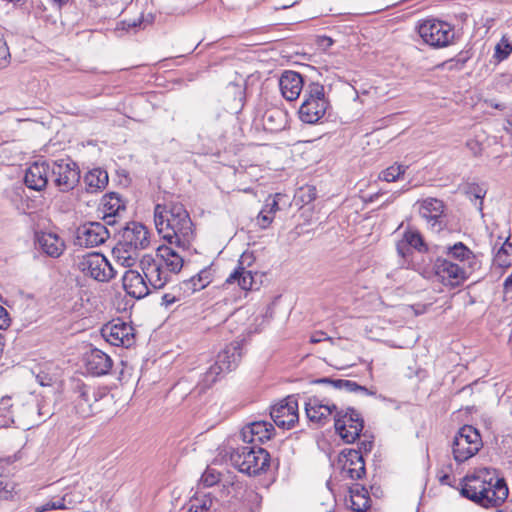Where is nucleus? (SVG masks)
Instances as JSON below:
<instances>
[{
    "label": "nucleus",
    "instance_id": "obj_59",
    "mask_svg": "<svg viewBox=\"0 0 512 512\" xmlns=\"http://www.w3.org/2000/svg\"><path fill=\"white\" fill-rule=\"evenodd\" d=\"M324 339H326V338H325V333H323V332H317V333H315V334H313V335L311 336L310 341H311L312 343H319V342L323 341Z\"/></svg>",
    "mask_w": 512,
    "mask_h": 512
},
{
    "label": "nucleus",
    "instance_id": "obj_64",
    "mask_svg": "<svg viewBox=\"0 0 512 512\" xmlns=\"http://www.w3.org/2000/svg\"><path fill=\"white\" fill-rule=\"evenodd\" d=\"M507 130L512 134V118L508 119V127Z\"/></svg>",
    "mask_w": 512,
    "mask_h": 512
},
{
    "label": "nucleus",
    "instance_id": "obj_16",
    "mask_svg": "<svg viewBox=\"0 0 512 512\" xmlns=\"http://www.w3.org/2000/svg\"><path fill=\"white\" fill-rule=\"evenodd\" d=\"M305 412L311 423L324 426L338 411L336 405L329 400L313 396L305 401Z\"/></svg>",
    "mask_w": 512,
    "mask_h": 512
},
{
    "label": "nucleus",
    "instance_id": "obj_46",
    "mask_svg": "<svg viewBox=\"0 0 512 512\" xmlns=\"http://www.w3.org/2000/svg\"><path fill=\"white\" fill-rule=\"evenodd\" d=\"M274 215L271 214L267 209L262 207L261 211L257 216V224L261 229H266L273 222Z\"/></svg>",
    "mask_w": 512,
    "mask_h": 512
},
{
    "label": "nucleus",
    "instance_id": "obj_24",
    "mask_svg": "<svg viewBox=\"0 0 512 512\" xmlns=\"http://www.w3.org/2000/svg\"><path fill=\"white\" fill-rule=\"evenodd\" d=\"M87 371L94 376L106 375L113 366V361L108 354L100 349H91L85 357Z\"/></svg>",
    "mask_w": 512,
    "mask_h": 512
},
{
    "label": "nucleus",
    "instance_id": "obj_12",
    "mask_svg": "<svg viewBox=\"0 0 512 512\" xmlns=\"http://www.w3.org/2000/svg\"><path fill=\"white\" fill-rule=\"evenodd\" d=\"M334 422L336 432L346 443H353L361 437L364 422L360 414L354 409H348L344 413L336 412Z\"/></svg>",
    "mask_w": 512,
    "mask_h": 512
},
{
    "label": "nucleus",
    "instance_id": "obj_23",
    "mask_svg": "<svg viewBox=\"0 0 512 512\" xmlns=\"http://www.w3.org/2000/svg\"><path fill=\"white\" fill-rule=\"evenodd\" d=\"M445 249L446 259L453 262L457 261L456 264H460L472 272L480 268L481 264L478 257L462 242L447 246Z\"/></svg>",
    "mask_w": 512,
    "mask_h": 512
},
{
    "label": "nucleus",
    "instance_id": "obj_61",
    "mask_svg": "<svg viewBox=\"0 0 512 512\" xmlns=\"http://www.w3.org/2000/svg\"><path fill=\"white\" fill-rule=\"evenodd\" d=\"M512 286V276H509L504 281V287L506 289L510 288Z\"/></svg>",
    "mask_w": 512,
    "mask_h": 512
},
{
    "label": "nucleus",
    "instance_id": "obj_48",
    "mask_svg": "<svg viewBox=\"0 0 512 512\" xmlns=\"http://www.w3.org/2000/svg\"><path fill=\"white\" fill-rule=\"evenodd\" d=\"M281 194L277 193L275 195H269L265 200V204L263 207L267 209L271 214L275 215V213L279 210V202L278 198Z\"/></svg>",
    "mask_w": 512,
    "mask_h": 512
},
{
    "label": "nucleus",
    "instance_id": "obj_52",
    "mask_svg": "<svg viewBox=\"0 0 512 512\" xmlns=\"http://www.w3.org/2000/svg\"><path fill=\"white\" fill-rule=\"evenodd\" d=\"M179 300L180 298L176 297L174 294L166 293L162 296V305H164L165 307H169Z\"/></svg>",
    "mask_w": 512,
    "mask_h": 512
},
{
    "label": "nucleus",
    "instance_id": "obj_9",
    "mask_svg": "<svg viewBox=\"0 0 512 512\" xmlns=\"http://www.w3.org/2000/svg\"><path fill=\"white\" fill-rule=\"evenodd\" d=\"M77 267L83 274L99 282H108L116 275V270L107 258L97 252L79 257Z\"/></svg>",
    "mask_w": 512,
    "mask_h": 512
},
{
    "label": "nucleus",
    "instance_id": "obj_56",
    "mask_svg": "<svg viewBox=\"0 0 512 512\" xmlns=\"http://www.w3.org/2000/svg\"><path fill=\"white\" fill-rule=\"evenodd\" d=\"M70 0H48L50 5L58 10L69 3Z\"/></svg>",
    "mask_w": 512,
    "mask_h": 512
},
{
    "label": "nucleus",
    "instance_id": "obj_22",
    "mask_svg": "<svg viewBox=\"0 0 512 512\" xmlns=\"http://www.w3.org/2000/svg\"><path fill=\"white\" fill-rule=\"evenodd\" d=\"M274 427L266 421H255L244 426L240 437L244 444L259 445L271 439Z\"/></svg>",
    "mask_w": 512,
    "mask_h": 512
},
{
    "label": "nucleus",
    "instance_id": "obj_11",
    "mask_svg": "<svg viewBox=\"0 0 512 512\" xmlns=\"http://www.w3.org/2000/svg\"><path fill=\"white\" fill-rule=\"evenodd\" d=\"M433 269L441 283L449 287H457L463 284L473 273L460 264H456V262L446 258H437Z\"/></svg>",
    "mask_w": 512,
    "mask_h": 512
},
{
    "label": "nucleus",
    "instance_id": "obj_2",
    "mask_svg": "<svg viewBox=\"0 0 512 512\" xmlns=\"http://www.w3.org/2000/svg\"><path fill=\"white\" fill-rule=\"evenodd\" d=\"M460 485L461 496L486 509L500 507L509 495L504 478L488 468L466 475Z\"/></svg>",
    "mask_w": 512,
    "mask_h": 512
},
{
    "label": "nucleus",
    "instance_id": "obj_25",
    "mask_svg": "<svg viewBox=\"0 0 512 512\" xmlns=\"http://www.w3.org/2000/svg\"><path fill=\"white\" fill-rule=\"evenodd\" d=\"M36 244L43 253L52 258L60 257L65 250L63 239L53 232L36 233Z\"/></svg>",
    "mask_w": 512,
    "mask_h": 512
},
{
    "label": "nucleus",
    "instance_id": "obj_10",
    "mask_svg": "<svg viewBox=\"0 0 512 512\" xmlns=\"http://www.w3.org/2000/svg\"><path fill=\"white\" fill-rule=\"evenodd\" d=\"M50 174L55 186L61 192L72 190L80 180V170L70 158L51 160Z\"/></svg>",
    "mask_w": 512,
    "mask_h": 512
},
{
    "label": "nucleus",
    "instance_id": "obj_42",
    "mask_svg": "<svg viewBox=\"0 0 512 512\" xmlns=\"http://www.w3.org/2000/svg\"><path fill=\"white\" fill-rule=\"evenodd\" d=\"M10 398H3L0 403V415L4 418V425L13 423V412L11 411L12 404Z\"/></svg>",
    "mask_w": 512,
    "mask_h": 512
},
{
    "label": "nucleus",
    "instance_id": "obj_53",
    "mask_svg": "<svg viewBox=\"0 0 512 512\" xmlns=\"http://www.w3.org/2000/svg\"><path fill=\"white\" fill-rule=\"evenodd\" d=\"M396 249L398 254L402 257H405L411 252V248L408 247L404 240L397 243Z\"/></svg>",
    "mask_w": 512,
    "mask_h": 512
},
{
    "label": "nucleus",
    "instance_id": "obj_6",
    "mask_svg": "<svg viewBox=\"0 0 512 512\" xmlns=\"http://www.w3.org/2000/svg\"><path fill=\"white\" fill-rule=\"evenodd\" d=\"M329 100L325 88L318 82H311L304 89V100L299 108V118L307 124L318 123L326 114Z\"/></svg>",
    "mask_w": 512,
    "mask_h": 512
},
{
    "label": "nucleus",
    "instance_id": "obj_54",
    "mask_svg": "<svg viewBox=\"0 0 512 512\" xmlns=\"http://www.w3.org/2000/svg\"><path fill=\"white\" fill-rule=\"evenodd\" d=\"M349 384H351V385H345L344 390H346L348 392H357V391L367 392V389L365 387L360 386L355 381L349 380Z\"/></svg>",
    "mask_w": 512,
    "mask_h": 512
},
{
    "label": "nucleus",
    "instance_id": "obj_60",
    "mask_svg": "<svg viewBox=\"0 0 512 512\" xmlns=\"http://www.w3.org/2000/svg\"><path fill=\"white\" fill-rule=\"evenodd\" d=\"M253 502L256 503V509H251V511L255 512L260 505V497L257 493H250L248 496Z\"/></svg>",
    "mask_w": 512,
    "mask_h": 512
},
{
    "label": "nucleus",
    "instance_id": "obj_30",
    "mask_svg": "<svg viewBox=\"0 0 512 512\" xmlns=\"http://www.w3.org/2000/svg\"><path fill=\"white\" fill-rule=\"evenodd\" d=\"M262 121L264 129L271 133L282 131L288 123L286 112L278 108L268 109Z\"/></svg>",
    "mask_w": 512,
    "mask_h": 512
},
{
    "label": "nucleus",
    "instance_id": "obj_45",
    "mask_svg": "<svg viewBox=\"0 0 512 512\" xmlns=\"http://www.w3.org/2000/svg\"><path fill=\"white\" fill-rule=\"evenodd\" d=\"M466 147L474 156H480L484 149V144L479 136L470 138L466 142Z\"/></svg>",
    "mask_w": 512,
    "mask_h": 512
},
{
    "label": "nucleus",
    "instance_id": "obj_32",
    "mask_svg": "<svg viewBox=\"0 0 512 512\" xmlns=\"http://www.w3.org/2000/svg\"><path fill=\"white\" fill-rule=\"evenodd\" d=\"M419 213L434 226L444 213V203L436 198H427L422 201Z\"/></svg>",
    "mask_w": 512,
    "mask_h": 512
},
{
    "label": "nucleus",
    "instance_id": "obj_21",
    "mask_svg": "<svg viewBox=\"0 0 512 512\" xmlns=\"http://www.w3.org/2000/svg\"><path fill=\"white\" fill-rule=\"evenodd\" d=\"M129 249H145L148 247L149 231L147 228L138 222L129 223L122 232V239L119 241Z\"/></svg>",
    "mask_w": 512,
    "mask_h": 512
},
{
    "label": "nucleus",
    "instance_id": "obj_37",
    "mask_svg": "<svg viewBox=\"0 0 512 512\" xmlns=\"http://www.w3.org/2000/svg\"><path fill=\"white\" fill-rule=\"evenodd\" d=\"M406 168L407 167L403 165L395 163L381 171L378 178L386 182H395L406 172Z\"/></svg>",
    "mask_w": 512,
    "mask_h": 512
},
{
    "label": "nucleus",
    "instance_id": "obj_31",
    "mask_svg": "<svg viewBox=\"0 0 512 512\" xmlns=\"http://www.w3.org/2000/svg\"><path fill=\"white\" fill-rule=\"evenodd\" d=\"M350 508L355 512L367 511L371 506L368 490L356 483L350 487Z\"/></svg>",
    "mask_w": 512,
    "mask_h": 512
},
{
    "label": "nucleus",
    "instance_id": "obj_3",
    "mask_svg": "<svg viewBox=\"0 0 512 512\" xmlns=\"http://www.w3.org/2000/svg\"><path fill=\"white\" fill-rule=\"evenodd\" d=\"M184 257L170 246H160L156 257L149 255L141 259L140 266L154 289L163 288L171 279L172 274L181 271Z\"/></svg>",
    "mask_w": 512,
    "mask_h": 512
},
{
    "label": "nucleus",
    "instance_id": "obj_63",
    "mask_svg": "<svg viewBox=\"0 0 512 512\" xmlns=\"http://www.w3.org/2000/svg\"><path fill=\"white\" fill-rule=\"evenodd\" d=\"M296 3H297V0H293V1H292V2H290V3H287V4H283V5H281V8H282V9H286V8H289V7L293 6V5H294V4H296Z\"/></svg>",
    "mask_w": 512,
    "mask_h": 512
},
{
    "label": "nucleus",
    "instance_id": "obj_17",
    "mask_svg": "<svg viewBox=\"0 0 512 512\" xmlns=\"http://www.w3.org/2000/svg\"><path fill=\"white\" fill-rule=\"evenodd\" d=\"M74 410L82 418H88L95 413L94 404L100 396L96 390L84 383H77L75 386Z\"/></svg>",
    "mask_w": 512,
    "mask_h": 512
},
{
    "label": "nucleus",
    "instance_id": "obj_57",
    "mask_svg": "<svg viewBox=\"0 0 512 512\" xmlns=\"http://www.w3.org/2000/svg\"><path fill=\"white\" fill-rule=\"evenodd\" d=\"M333 44V40L330 37L323 36L319 39V45L323 48H328Z\"/></svg>",
    "mask_w": 512,
    "mask_h": 512
},
{
    "label": "nucleus",
    "instance_id": "obj_14",
    "mask_svg": "<svg viewBox=\"0 0 512 512\" xmlns=\"http://www.w3.org/2000/svg\"><path fill=\"white\" fill-rule=\"evenodd\" d=\"M109 237L110 231L101 222H86L76 230V244L87 248L102 245Z\"/></svg>",
    "mask_w": 512,
    "mask_h": 512
},
{
    "label": "nucleus",
    "instance_id": "obj_55",
    "mask_svg": "<svg viewBox=\"0 0 512 512\" xmlns=\"http://www.w3.org/2000/svg\"><path fill=\"white\" fill-rule=\"evenodd\" d=\"M438 476V480L441 484L443 485H451V482H450V475L446 472H443L442 470H440L437 474Z\"/></svg>",
    "mask_w": 512,
    "mask_h": 512
},
{
    "label": "nucleus",
    "instance_id": "obj_58",
    "mask_svg": "<svg viewBox=\"0 0 512 512\" xmlns=\"http://www.w3.org/2000/svg\"><path fill=\"white\" fill-rule=\"evenodd\" d=\"M211 505H212V500L211 499H204L202 501V503L200 504V506H198L199 509H200L199 512H206V511H208L210 509Z\"/></svg>",
    "mask_w": 512,
    "mask_h": 512
},
{
    "label": "nucleus",
    "instance_id": "obj_40",
    "mask_svg": "<svg viewBox=\"0 0 512 512\" xmlns=\"http://www.w3.org/2000/svg\"><path fill=\"white\" fill-rule=\"evenodd\" d=\"M61 496L53 497L47 500L44 504L35 507V512H47L51 510H64Z\"/></svg>",
    "mask_w": 512,
    "mask_h": 512
},
{
    "label": "nucleus",
    "instance_id": "obj_51",
    "mask_svg": "<svg viewBox=\"0 0 512 512\" xmlns=\"http://www.w3.org/2000/svg\"><path fill=\"white\" fill-rule=\"evenodd\" d=\"M10 319L7 310L0 305V329L8 327Z\"/></svg>",
    "mask_w": 512,
    "mask_h": 512
},
{
    "label": "nucleus",
    "instance_id": "obj_5",
    "mask_svg": "<svg viewBox=\"0 0 512 512\" xmlns=\"http://www.w3.org/2000/svg\"><path fill=\"white\" fill-rule=\"evenodd\" d=\"M232 465L240 472L258 475L270 466L269 453L259 445L245 444L238 446L230 454Z\"/></svg>",
    "mask_w": 512,
    "mask_h": 512
},
{
    "label": "nucleus",
    "instance_id": "obj_1",
    "mask_svg": "<svg viewBox=\"0 0 512 512\" xmlns=\"http://www.w3.org/2000/svg\"><path fill=\"white\" fill-rule=\"evenodd\" d=\"M154 223L158 234L169 244H175L184 251L189 250L195 234L192 220L183 204H157Z\"/></svg>",
    "mask_w": 512,
    "mask_h": 512
},
{
    "label": "nucleus",
    "instance_id": "obj_36",
    "mask_svg": "<svg viewBox=\"0 0 512 512\" xmlns=\"http://www.w3.org/2000/svg\"><path fill=\"white\" fill-rule=\"evenodd\" d=\"M470 58L471 53L469 51H461L454 58L444 61L441 67L447 71H460L465 67Z\"/></svg>",
    "mask_w": 512,
    "mask_h": 512
},
{
    "label": "nucleus",
    "instance_id": "obj_19",
    "mask_svg": "<svg viewBox=\"0 0 512 512\" xmlns=\"http://www.w3.org/2000/svg\"><path fill=\"white\" fill-rule=\"evenodd\" d=\"M339 464L343 476L351 479H361L365 474V461L361 451L345 449L339 455Z\"/></svg>",
    "mask_w": 512,
    "mask_h": 512
},
{
    "label": "nucleus",
    "instance_id": "obj_29",
    "mask_svg": "<svg viewBox=\"0 0 512 512\" xmlns=\"http://www.w3.org/2000/svg\"><path fill=\"white\" fill-rule=\"evenodd\" d=\"M103 220L107 225H114L115 218L125 211V204L117 193L106 194L102 199Z\"/></svg>",
    "mask_w": 512,
    "mask_h": 512
},
{
    "label": "nucleus",
    "instance_id": "obj_27",
    "mask_svg": "<svg viewBox=\"0 0 512 512\" xmlns=\"http://www.w3.org/2000/svg\"><path fill=\"white\" fill-rule=\"evenodd\" d=\"M279 86L283 97L288 101H294L300 96L304 82L301 74L289 70L280 77Z\"/></svg>",
    "mask_w": 512,
    "mask_h": 512
},
{
    "label": "nucleus",
    "instance_id": "obj_38",
    "mask_svg": "<svg viewBox=\"0 0 512 512\" xmlns=\"http://www.w3.org/2000/svg\"><path fill=\"white\" fill-rule=\"evenodd\" d=\"M403 240L409 248H415L418 251L426 250L424 240L418 231L409 230L404 233Z\"/></svg>",
    "mask_w": 512,
    "mask_h": 512
},
{
    "label": "nucleus",
    "instance_id": "obj_34",
    "mask_svg": "<svg viewBox=\"0 0 512 512\" xmlns=\"http://www.w3.org/2000/svg\"><path fill=\"white\" fill-rule=\"evenodd\" d=\"M84 180L89 192H98L108 184V174L103 169L95 168L85 175Z\"/></svg>",
    "mask_w": 512,
    "mask_h": 512
},
{
    "label": "nucleus",
    "instance_id": "obj_43",
    "mask_svg": "<svg viewBox=\"0 0 512 512\" xmlns=\"http://www.w3.org/2000/svg\"><path fill=\"white\" fill-rule=\"evenodd\" d=\"M61 500L64 504V510H68L74 508L78 503H80L82 501V497L80 494L70 491L62 495Z\"/></svg>",
    "mask_w": 512,
    "mask_h": 512
},
{
    "label": "nucleus",
    "instance_id": "obj_13",
    "mask_svg": "<svg viewBox=\"0 0 512 512\" xmlns=\"http://www.w3.org/2000/svg\"><path fill=\"white\" fill-rule=\"evenodd\" d=\"M134 328L120 319L113 320L101 328V335L112 346L129 348L135 343Z\"/></svg>",
    "mask_w": 512,
    "mask_h": 512
},
{
    "label": "nucleus",
    "instance_id": "obj_4",
    "mask_svg": "<svg viewBox=\"0 0 512 512\" xmlns=\"http://www.w3.org/2000/svg\"><path fill=\"white\" fill-rule=\"evenodd\" d=\"M242 357V343L240 341H233L223 350H221L215 362L202 374L198 383L200 392L211 387L218 377L224 373L234 370Z\"/></svg>",
    "mask_w": 512,
    "mask_h": 512
},
{
    "label": "nucleus",
    "instance_id": "obj_8",
    "mask_svg": "<svg viewBox=\"0 0 512 512\" xmlns=\"http://www.w3.org/2000/svg\"><path fill=\"white\" fill-rule=\"evenodd\" d=\"M483 443L480 433L471 425L461 427L452 442V454L457 463H464L475 456Z\"/></svg>",
    "mask_w": 512,
    "mask_h": 512
},
{
    "label": "nucleus",
    "instance_id": "obj_7",
    "mask_svg": "<svg viewBox=\"0 0 512 512\" xmlns=\"http://www.w3.org/2000/svg\"><path fill=\"white\" fill-rule=\"evenodd\" d=\"M417 31L422 40L435 48L447 47L455 38L454 27L438 19H426L417 26Z\"/></svg>",
    "mask_w": 512,
    "mask_h": 512
},
{
    "label": "nucleus",
    "instance_id": "obj_20",
    "mask_svg": "<svg viewBox=\"0 0 512 512\" xmlns=\"http://www.w3.org/2000/svg\"><path fill=\"white\" fill-rule=\"evenodd\" d=\"M49 177H51L50 161L38 160L27 168L24 183L29 189L41 191L46 188Z\"/></svg>",
    "mask_w": 512,
    "mask_h": 512
},
{
    "label": "nucleus",
    "instance_id": "obj_18",
    "mask_svg": "<svg viewBox=\"0 0 512 512\" xmlns=\"http://www.w3.org/2000/svg\"><path fill=\"white\" fill-rule=\"evenodd\" d=\"M122 284L126 293L135 299H142L155 290L143 272L132 269L124 272Z\"/></svg>",
    "mask_w": 512,
    "mask_h": 512
},
{
    "label": "nucleus",
    "instance_id": "obj_62",
    "mask_svg": "<svg viewBox=\"0 0 512 512\" xmlns=\"http://www.w3.org/2000/svg\"><path fill=\"white\" fill-rule=\"evenodd\" d=\"M504 79L507 82V84L512 88V74L504 76Z\"/></svg>",
    "mask_w": 512,
    "mask_h": 512
},
{
    "label": "nucleus",
    "instance_id": "obj_49",
    "mask_svg": "<svg viewBox=\"0 0 512 512\" xmlns=\"http://www.w3.org/2000/svg\"><path fill=\"white\" fill-rule=\"evenodd\" d=\"M201 481L205 486L211 487L219 481V474L212 470H207L203 473Z\"/></svg>",
    "mask_w": 512,
    "mask_h": 512
},
{
    "label": "nucleus",
    "instance_id": "obj_39",
    "mask_svg": "<svg viewBox=\"0 0 512 512\" xmlns=\"http://www.w3.org/2000/svg\"><path fill=\"white\" fill-rule=\"evenodd\" d=\"M511 52L512 44L507 39L502 38L495 47L494 58H496L498 62H501L508 58Z\"/></svg>",
    "mask_w": 512,
    "mask_h": 512
},
{
    "label": "nucleus",
    "instance_id": "obj_50",
    "mask_svg": "<svg viewBox=\"0 0 512 512\" xmlns=\"http://www.w3.org/2000/svg\"><path fill=\"white\" fill-rule=\"evenodd\" d=\"M372 447L373 441L371 440V437L363 434L362 439H360L359 442V449L357 451H361V454L364 456V454H367L372 450Z\"/></svg>",
    "mask_w": 512,
    "mask_h": 512
},
{
    "label": "nucleus",
    "instance_id": "obj_33",
    "mask_svg": "<svg viewBox=\"0 0 512 512\" xmlns=\"http://www.w3.org/2000/svg\"><path fill=\"white\" fill-rule=\"evenodd\" d=\"M113 257L117 264L124 268L133 267L138 260V251L129 249L119 242L112 250Z\"/></svg>",
    "mask_w": 512,
    "mask_h": 512
},
{
    "label": "nucleus",
    "instance_id": "obj_15",
    "mask_svg": "<svg viewBox=\"0 0 512 512\" xmlns=\"http://www.w3.org/2000/svg\"><path fill=\"white\" fill-rule=\"evenodd\" d=\"M270 416L278 427L291 429L299 418L297 399L294 396H288L272 406Z\"/></svg>",
    "mask_w": 512,
    "mask_h": 512
},
{
    "label": "nucleus",
    "instance_id": "obj_44",
    "mask_svg": "<svg viewBox=\"0 0 512 512\" xmlns=\"http://www.w3.org/2000/svg\"><path fill=\"white\" fill-rule=\"evenodd\" d=\"M466 193L469 195L471 200H479V206L481 207L482 200L486 194V190H484L478 184L473 183L468 186Z\"/></svg>",
    "mask_w": 512,
    "mask_h": 512
},
{
    "label": "nucleus",
    "instance_id": "obj_47",
    "mask_svg": "<svg viewBox=\"0 0 512 512\" xmlns=\"http://www.w3.org/2000/svg\"><path fill=\"white\" fill-rule=\"evenodd\" d=\"M315 383L330 384L331 386H333L335 389H338V390H344L345 385H350L349 380H345V379H335L334 380V379H330L327 377L317 379L315 381Z\"/></svg>",
    "mask_w": 512,
    "mask_h": 512
},
{
    "label": "nucleus",
    "instance_id": "obj_26",
    "mask_svg": "<svg viewBox=\"0 0 512 512\" xmlns=\"http://www.w3.org/2000/svg\"><path fill=\"white\" fill-rule=\"evenodd\" d=\"M246 258V254H243L241 256L238 266L234 269V271L227 277V279L223 283V288H228L230 285L237 284L240 290L244 292L254 289V276L250 270H247L243 266L244 260Z\"/></svg>",
    "mask_w": 512,
    "mask_h": 512
},
{
    "label": "nucleus",
    "instance_id": "obj_28",
    "mask_svg": "<svg viewBox=\"0 0 512 512\" xmlns=\"http://www.w3.org/2000/svg\"><path fill=\"white\" fill-rule=\"evenodd\" d=\"M212 280L213 271L211 267H205L196 275L182 281L179 284V290L182 292L184 297H188L206 288L212 282Z\"/></svg>",
    "mask_w": 512,
    "mask_h": 512
},
{
    "label": "nucleus",
    "instance_id": "obj_41",
    "mask_svg": "<svg viewBox=\"0 0 512 512\" xmlns=\"http://www.w3.org/2000/svg\"><path fill=\"white\" fill-rule=\"evenodd\" d=\"M11 59L9 47L2 32L0 31V69L6 68Z\"/></svg>",
    "mask_w": 512,
    "mask_h": 512
},
{
    "label": "nucleus",
    "instance_id": "obj_35",
    "mask_svg": "<svg viewBox=\"0 0 512 512\" xmlns=\"http://www.w3.org/2000/svg\"><path fill=\"white\" fill-rule=\"evenodd\" d=\"M494 261L500 267H510L512 265V241L510 237L497 250Z\"/></svg>",
    "mask_w": 512,
    "mask_h": 512
}]
</instances>
